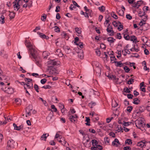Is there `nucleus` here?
<instances>
[{
  "instance_id": "obj_1",
  "label": "nucleus",
  "mask_w": 150,
  "mask_h": 150,
  "mask_svg": "<svg viewBox=\"0 0 150 150\" xmlns=\"http://www.w3.org/2000/svg\"><path fill=\"white\" fill-rule=\"evenodd\" d=\"M135 125L136 127L141 129L142 131L144 129V128L145 127V123L143 119L139 118L135 121Z\"/></svg>"
},
{
  "instance_id": "obj_2",
  "label": "nucleus",
  "mask_w": 150,
  "mask_h": 150,
  "mask_svg": "<svg viewBox=\"0 0 150 150\" xmlns=\"http://www.w3.org/2000/svg\"><path fill=\"white\" fill-rule=\"evenodd\" d=\"M16 143L13 139L9 140L7 143V149H10L11 148H13L16 144Z\"/></svg>"
},
{
  "instance_id": "obj_3",
  "label": "nucleus",
  "mask_w": 150,
  "mask_h": 150,
  "mask_svg": "<svg viewBox=\"0 0 150 150\" xmlns=\"http://www.w3.org/2000/svg\"><path fill=\"white\" fill-rule=\"evenodd\" d=\"M149 145H150V142H147L144 140H142L137 143V146L141 147H144V146H147V147Z\"/></svg>"
},
{
  "instance_id": "obj_4",
  "label": "nucleus",
  "mask_w": 150,
  "mask_h": 150,
  "mask_svg": "<svg viewBox=\"0 0 150 150\" xmlns=\"http://www.w3.org/2000/svg\"><path fill=\"white\" fill-rule=\"evenodd\" d=\"M1 89L4 91L6 93L9 94H11L14 92V90L13 88H5L4 89V88H2Z\"/></svg>"
},
{
  "instance_id": "obj_5",
  "label": "nucleus",
  "mask_w": 150,
  "mask_h": 150,
  "mask_svg": "<svg viewBox=\"0 0 150 150\" xmlns=\"http://www.w3.org/2000/svg\"><path fill=\"white\" fill-rule=\"evenodd\" d=\"M29 53L33 58H35L36 57V53L37 51L33 47L29 50Z\"/></svg>"
},
{
  "instance_id": "obj_6",
  "label": "nucleus",
  "mask_w": 150,
  "mask_h": 150,
  "mask_svg": "<svg viewBox=\"0 0 150 150\" xmlns=\"http://www.w3.org/2000/svg\"><path fill=\"white\" fill-rule=\"evenodd\" d=\"M107 32L108 33H110V34H109V35L110 36H112L114 34V32L112 30V28L111 26L110 25V24H109L108 26L107 27V28L106 29Z\"/></svg>"
},
{
  "instance_id": "obj_7",
  "label": "nucleus",
  "mask_w": 150,
  "mask_h": 150,
  "mask_svg": "<svg viewBox=\"0 0 150 150\" xmlns=\"http://www.w3.org/2000/svg\"><path fill=\"white\" fill-rule=\"evenodd\" d=\"M69 119L71 122H75L78 118L77 115L76 114L74 115H70L69 116Z\"/></svg>"
},
{
  "instance_id": "obj_8",
  "label": "nucleus",
  "mask_w": 150,
  "mask_h": 150,
  "mask_svg": "<svg viewBox=\"0 0 150 150\" xmlns=\"http://www.w3.org/2000/svg\"><path fill=\"white\" fill-rule=\"evenodd\" d=\"M19 1L18 0H16L14 3V4L13 6L15 10L18 11L20 8V5H19Z\"/></svg>"
},
{
  "instance_id": "obj_9",
  "label": "nucleus",
  "mask_w": 150,
  "mask_h": 150,
  "mask_svg": "<svg viewBox=\"0 0 150 150\" xmlns=\"http://www.w3.org/2000/svg\"><path fill=\"white\" fill-rule=\"evenodd\" d=\"M13 126L14 127V129L15 130L18 131L22 130L23 128V125H21L18 126L16 124L13 123Z\"/></svg>"
},
{
  "instance_id": "obj_10",
  "label": "nucleus",
  "mask_w": 150,
  "mask_h": 150,
  "mask_svg": "<svg viewBox=\"0 0 150 150\" xmlns=\"http://www.w3.org/2000/svg\"><path fill=\"white\" fill-rule=\"evenodd\" d=\"M48 67H53L57 64V62L54 60L50 61L47 62Z\"/></svg>"
},
{
  "instance_id": "obj_11",
  "label": "nucleus",
  "mask_w": 150,
  "mask_h": 150,
  "mask_svg": "<svg viewBox=\"0 0 150 150\" xmlns=\"http://www.w3.org/2000/svg\"><path fill=\"white\" fill-rule=\"evenodd\" d=\"M33 88V85L32 83H28L25 84L24 86L25 89H29L31 90Z\"/></svg>"
},
{
  "instance_id": "obj_12",
  "label": "nucleus",
  "mask_w": 150,
  "mask_h": 150,
  "mask_svg": "<svg viewBox=\"0 0 150 150\" xmlns=\"http://www.w3.org/2000/svg\"><path fill=\"white\" fill-rule=\"evenodd\" d=\"M111 19L110 17L108 16H106L105 17V21L104 23V25L105 26H106L107 25V24H110L109 23L110 22V20ZM109 24H108V25Z\"/></svg>"
},
{
  "instance_id": "obj_13",
  "label": "nucleus",
  "mask_w": 150,
  "mask_h": 150,
  "mask_svg": "<svg viewBox=\"0 0 150 150\" xmlns=\"http://www.w3.org/2000/svg\"><path fill=\"white\" fill-rule=\"evenodd\" d=\"M25 44L27 47L28 48L29 50L33 47L30 42L28 41L27 40H26L25 41Z\"/></svg>"
},
{
  "instance_id": "obj_14",
  "label": "nucleus",
  "mask_w": 150,
  "mask_h": 150,
  "mask_svg": "<svg viewBox=\"0 0 150 150\" xmlns=\"http://www.w3.org/2000/svg\"><path fill=\"white\" fill-rule=\"evenodd\" d=\"M112 144L113 146H117L118 145H120L121 144L119 142L118 140L116 138L112 142Z\"/></svg>"
},
{
  "instance_id": "obj_15",
  "label": "nucleus",
  "mask_w": 150,
  "mask_h": 150,
  "mask_svg": "<svg viewBox=\"0 0 150 150\" xmlns=\"http://www.w3.org/2000/svg\"><path fill=\"white\" fill-rule=\"evenodd\" d=\"M55 54L59 57L63 56V54L61 52V50L59 49L57 50L55 52Z\"/></svg>"
},
{
  "instance_id": "obj_16",
  "label": "nucleus",
  "mask_w": 150,
  "mask_h": 150,
  "mask_svg": "<svg viewBox=\"0 0 150 150\" xmlns=\"http://www.w3.org/2000/svg\"><path fill=\"white\" fill-rule=\"evenodd\" d=\"M141 1H138L136 3H134L133 5V7L136 8H138L141 5L140 3Z\"/></svg>"
},
{
  "instance_id": "obj_17",
  "label": "nucleus",
  "mask_w": 150,
  "mask_h": 150,
  "mask_svg": "<svg viewBox=\"0 0 150 150\" xmlns=\"http://www.w3.org/2000/svg\"><path fill=\"white\" fill-rule=\"evenodd\" d=\"M107 40L110 43H112L115 41V39H114L112 37H109L107 39Z\"/></svg>"
},
{
  "instance_id": "obj_18",
  "label": "nucleus",
  "mask_w": 150,
  "mask_h": 150,
  "mask_svg": "<svg viewBox=\"0 0 150 150\" xmlns=\"http://www.w3.org/2000/svg\"><path fill=\"white\" fill-rule=\"evenodd\" d=\"M49 136L48 134H44L43 135H42L41 137V140H44L45 141L47 137Z\"/></svg>"
},
{
  "instance_id": "obj_19",
  "label": "nucleus",
  "mask_w": 150,
  "mask_h": 150,
  "mask_svg": "<svg viewBox=\"0 0 150 150\" xmlns=\"http://www.w3.org/2000/svg\"><path fill=\"white\" fill-rule=\"evenodd\" d=\"M122 52L123 55L124 56H126L127 54H129L130 53V51H129L128 50H127L125 49H124L122 51Z\"/></svg>"
},
{
  "instance_id": "obj_20",
  "label": "nucleus",
  "mask_w": 150,
  "mask_h": 150,
  "mask_svg": "<svg viewBox=\"0 0 150 150\" xmlns=\"http://www.w3.org/2000/svg\"><path fill=\"white\" fill-rule=\"evenodd\" d=\"M35 59V62L36 64L39 66H40V59H38V58L36 57L35 58H33Z\"/></svg>"
},
{
  "instance_id": "obj_21",
  "label": "nucleus",
  "mask_w": 150,
  "mask_h": 150,
  "mask_svg": "<svg viewBox=\"0 0 150 150\" xmlns=\"http://www.w3.org/2000/svg\"><path fill=\"white\" fill-rule=\"evenodd\" d=\"M129 40L135 42H136L137 41V38L134 36H131Z\"/></svg>"
},
{
  "instance_id": "obj_22",
  "label": "nucleus",
  "mask_w": 150,
  "mask_h": 150,
  "mask_svg": "<svg viewBox=\"0 0 150 150\" xmlns=\"http://www.w3.org/2000/svg\"><path fill=\"white\" fill-rule=\"evenodd\" d=\"M91 142L92 145L93 146H97L98 147V143L97 140L94 139Z\"/></svg>"
},
{
  "instance_id": "obj_23",
  "label": "nucleus",
  "mask_w": 150,
  "mask_h": 150,
  "mask_svg": "<svg viewBox=\"0 0 150 150\" xmlns=\"http://www.w3.org/2000/svg\"><path fill=\"white\" fill-rule=\"evenodd\" d=\"M0 22L1 24H3L5 23V17L3 15H1L0 17Z\"/></svg>"
},
{
  "instance_id": "obj_24",
  "label": "nucleus",
  "mask_w": 150,
  "mask_h": 150,
  "mask_svg": "<svg viewBox=\"0 0 150 150\" xmlns=\"http://www.w3.org/2000/svg\"><path fill=\"white\" fill-rule=\"evenodd\" d=\"M107 76L110 79H113L115 80H118V78H117L116 76L114 75H112L111 76Z\"/></svg>"
},
{
  "instance_id": "obj_25",
  "label": "nucleus",
  "mask_w": 150,
  "mask_h": 150,
  "mask_svg": "<svg viewBox=\"0 0 150 150\" xmlns=\"http://www.w3.org/2000/svg\"><path fill=\"white\" fill-rule=\"evenodd\" d=\"M76 32L79 35L81 34V28L78 27L75 28Z\"/></svg>"
},
{
  "instance_id": "obj_26",
  "label": "nucleus",
  "mask_w": 150,
  "mask_h": 150,
  "mask_svg": "<svg viewBox=\"0 0 150 150\" xmlns=\"http://www.w3.org/2000/svg\"><path fill=\"white\" fill-rule=\"evenodd\" d=\"M9 16L10 17V19L11 20L14 18L15 16V13L13 12H10Z\"/></svg>"
},
{
  "instance_id": "obj_27",
  "label": "nucleus",
  "mask_w": 150,
  "mask_h": 150,
  "mask_svg": "<svg viewBox=\"0 0 150 150\" xmlns=\"http://www.w3.org/2000/svg\"><path fill=\"white\" fill-rule=\"evenodd\" d=\"M134 101L133 103L135 105H138L139 103V100L137 98H135L134 100Z\"/></svg>"
},
{
  "instance_id": "obj_28",
  "label": "nucleus",
  "mask_w": 150,
  "mask_h": 150,
  "mask_svg": "<svg viewBox=\"0 0 150 150\" xmlns=\"http://www.w3.org/2000/svg\"><path fill=\"white\" fill-rule=\"evenodd\" d=\"M96 73L100 75L101 74V70L100 67H97L96 69Z\"/></svg>"
},
{
  "instance_id": "obj_29",
  "label": "nucleus",
  "mask_w": 150,
  "mask_h": 150,
  "mask_svg": "<svg viewBox=\"0 0 150 150\" xmlns=\"http://www.w3.org/2000/svg\"><path fill=\"white\" fill-rule=\"evenodd\" d=\"M65 50L67 53H69L71 52V50L68 47H66L64 48Z\"/></svg>"
},
{
  "instance_id": "obj_30",
  "label": "nucleus",
  "mask_w": 150,
  "mask_h": 150,
  "mask_svg": "<svg viewBox=\"0 0 150 150\" xmlns=\"http://www.w3.org/2000/svg\"><path fill=\"white\" fill-rule=\"evenodd\" d=\"M96 103L95 102L92 101L89 103L88 106L91 108H92L94 106L96 105Z\"/></svg>"
},
{
  "instance_id": "obj_31",
  "label": "nucleus",
  "mask_w": 150,
  "mask_h": 150,
  "mask_svg": "<svg viewBox=\"0 0 150 150\" xmlns=\"http://www.w3.org/2000/svg\"><path fill=\"white\" fill-rule=\"evenodd\" d=\"M81 14L83 15L84 16L87 18H88L89 16L88 15H89V14L88 13L86 12H84L83 11H81Z\"/></svg>"
},
{
  "instance_id": "obj_32",
  "label": "nucleus",
  "mask_w": 150,
  "mask_h": 150,
  "mask_svg": "<svg viewBox=\"0 0 150 150\" xmlns=\"http://www.w3.org/2000/svg\"><path fill=\"white\" fill-rule=\"evenodd\" d=\"M124 38L126 40H129L130 37L128 34L126 33L124 34Z\"/></svg>"
},
{
  "instance_id": "obj_33",
  "label": "nucleus",
  "mask_w": 150,
  "mask_h": 150,
  "mask_svg": "<svg viewBox=\"0 0 150 150\" xmlns=\"http://www.w3.org/2000/svg\"><path fill=\"white\" fill-rule=\"evenodd\" d=\"M145 14V12L143 11H140L138 13L139 17H143Z\"/></svg>"
},
{
  "instance_id": "obj_34",
  "label": "nucleus",
  "mask_w": 150,
  "mask_h": 150,
  "mask_svg": "<svg viewBox=\"0 0 150 150\" xmlns=\"http://www.w3.org/2000/svg\"><path fill=\"white\" fill-rule=\"evenodd\" d=\"M115 63L117 64L116 65V66L117 67H122L123 66V64L121 62H116Z\"/></svg>"
},
{
  "instance_id": "obj_35",
  "label": "nucleus",
  "mask_w": 150,
  "mask_h": 150,
  "mask_svg": "<svg viewBox=\"0 0 150 150\" xmlns=\"http://www.w3.org/2000/svg\"><path fill=\"white\" fill-rule=\"evenodd\" d=\"M118 13L120 16H123L124 15V12L122 10H120L119 11Z\"/></svg>"
},
{
  "instance_id": "obj_36",
  "label": "nucleus",
  "mask_w": 150,
  "mask_h": 150,
  "mask_svg": "<svg viewBox=\"0 0 150 150\" xmlns=\"http://www.w3.org/2000/svg\"><path fill=\"white\" fill-rule=\"evenodd\" d=\"M98 9L101 12H104L105 10V8L104 6H102L99 7Z\"/></svg>"
},
{
  "instance_id": "obj_37",
  "label": "nucleus",
  "mask_w": 150,
  "mask_h": 150,
  "mask_svg": "<svg viewBox=\"0 0 150 150\" xmlns=\"http://www.w3.org/2000/svg\"><path fill=\"white\" fill-rule=\"evenodd\" d=\"M96 53L97 55L99 56L101 55L100 51L99 48H97L96 50Z\"/></svg>"
},
{
  "instance_id": "obj_38",
  "label": "nucleus",
  "mask_w": 150,
  "mask_h": 150,
  "mask_svg": "<svg viewBox=\"0 0 150 150\" xmlns=\"http://www.w3.org/2000/svg\"><path fill=\"white\" fill-rule=\"evenodd\" d=\"M117 105L118 104L115 101H112V107L115 108L117 107Z\"/></svg>"
},
{
  "instance_id": "obj_39",
  "label": "nucleus",
  "mask_w": 150,
  "mask_h": 150,
  "mask_svg": "<svg viewBox=\"0 0 150 150\" xmlns=\"http://www.w3.org/2000/svg\"><path fill=\"white\" fill-rule=\"evenodd\" d=\"M123 69L125 72L126 73H128L130 71L129 69L127 66H125L123 67Z\"/></svg>"
},
{
  "instance_id": "obj_40",
  "label": "nucleus",
  "mask_w": 150,
  "mask_h": 150,
  "mask_svg": "<svg viewBox=\"0 0 150 150\" xmlns=\"http://www.w3.org/2000/svg\"><path fill=\"white\" fill-rule=\"evenodd\" d=\"M5 76L2 73H1L0 72V81L2 80L3 79H5Z\"/></svg>"
},
{
  "instance_id": "obj_41",
  "label": "nucleus",
  "mask_w": 150,
  "mask_h": 150,
  "mask_svg": "<svg viewBox=\"0 0 150 150\" xmlns=\"http://www.w3.org/2000/svg\"><path fill=\"white\" fill-rule=\"evenodd\" d=\"M132 123V122H125L124 121H123V125L125 126H127L129 125H130L131 123Z\"/></svg>"
},
{
  "instance_id": "obj_42",
  "label": "nucleus",
  "mask_w": 150,
  "mask_h": 150,
  "mask_svg": "<svg viewBox=\"0 0 150 150\" xmlns=\"http://www.w3.org/2000/svg\"><path fill=\"white\" fill-rule=\"evenodd\" d=\"M125 144H132V141L130 139H127L125 141Z\"/></svg>"
},
{
  "instance_id": "obj_43",
  "label": "nucleus",
  "mask_w": 150,
  "mask_h": 150,
  "mask_svg": "<svg viewBox=\"0 0 150 150\" xmlns=\"http://www.w3.org/2000/svg\"><path fill=\"white\" fill-rule=\"evenodd\" d=\"M34 88L37 92H39L38 90L39 89L38 86L36 84H35L34 85Z\"/></svg>"
},
{
  "instance_id": "obj_44",
  "label": "nucleus",
  "mask_w": 150,
  "mask_h": 150,
  "mask_svg": "<svg viewBox=\"0 0 150 150\" xmlns=\"http://www.w3.org/2000/svg\"><path fill=\"white\" fill-rule=\"evenodd\" d=\"M134 82V80L133 79H131L127 81V83L129 84H132Z\"/></svg>"
},
{
  "instance_id": "obj_45",
  "label": "nucleus",
  "mask_w": 150,
  "mask_h": 150,
  "mask_svg": "<svg viewBox=\"0 0 150 150\" xmlns=\"http://www.w3.org/2000/svg\"><path fill=\"white\" fill-rule=\"evenodd\" d=\"M46 16H47L45 14H43L42 16V18H41V20L43 21H45L46 18Z\"/></svg>"
},
{
  "instance_id": "obj_46",
  "label": "nucleus",
  "mask_w": 150,
  "mask_h": 150,
  "mask_svg": "<svg viewBox=\"0 0 150 150\" xmlns=\"http://www.w3.org/2000/svg\"><path fill=\"white\" fill-rule=\"evenodd\" d=\"M28 110L30 112H31L33 110V108L31 105H29L27 107L26 110Z\"/></svg>"
},
{
  "instance_id": "obj_47",
  "label": "nucleus",
  "mask_w": 150,
  "mask_h": 150,
  "mask_svg": "<svg viewBox=\"0 0 150 150\" xmlns=\"http://www.w3.org/2000/svg\"><path fill=\"white\" fill-rule=\"evenodd\" d=\"M15 101L16 103H17V104L20 105L21 104V100L20 99H16Z\"/></svg>"
},
{
  "instance_id": "obj_48",
  "label": "nucleus",
  "mask_w": 150,
  "mask_h": 150,
  "mask_svg": "<svg viewBox=\"0 0 150 150\" xmlns=\"http://www.w3.org/2000/svg\"><path fill=\"white\" fill-rule=\"evenodd\" d=\"M26 112V117H28L29 116H30L31 115V112H30L29 111H28V110H25Z\"/></svg>"
},
{
  "instance_id": "obj_49",
  "label": "nucleus",
  "mask_w": 150,
  "mask_h": 150,
  "mask_svg": "<svg viewBox=\"0 0 150 150\" xmlns=\"http://www.w3.org/2000/svg\"><path fill=\"white\" fill-rule=\"evenodd\" d=\"M133 108V107L132 106H130L129 107H128L127 108V111L129 112H131Z\"/></svg>"
},
{
  "instance_id": "obj_50",
  "label": "nucleus",
  "mask_w": 150,
  "mask_h": 150,
  "mask_svg": "<svg viewBox=\"0 0 150 150\" xmlns=\"http://www.w3.org/2000/svg\"><path fill=\"white\" fill-rule=\"evenodd\" d=\"M51 108L52 109H53L54 111V112H57V110L54 105H52L51 106Z\"/></svg>"
},
{
  "instance_id": "obj_51",
  "label": "nucleus",
  "mask_w": 150,
  "mask_h": 150,
  "mask_svg": "<svg viewBox=\"0 0 150 150\" xmlns=\"http://www.w3.org/2000/svg\"><path fill=\"white\" fill-rule=\"evenodd\" d=\"M117 128L118 132H120L122 130V128L120 125H118L117 127Z\"/></svg>"
},
{
  "instance_id": "obj_52",
  "label": "nucleus",
  "mask_w": 150,
  "mask_h": 150,
  "mask_svg": "<svg viewBox=\"0 0 150 150\" xmlns=\"http://www.w3.org/2000/svg\"><path fill=\"white\" fill-rule=\"evenodd\" d=\"M144 107L143 106H140L139 108V111L141 112H143L144 111Z\"/></svg>"
},
{
  "instance_id": "obj_53",
  "label": "nucleus",
  "mask_w": 150,
  "mask_h": 150,
  "mask_svg": "<svg viewBox=\"0 0 150 150\" xmlns=\"http://www.w3.org/2000/svg\"><path fill=\"white\" fill-rule=\"evenodd\" d=\"M46 79L44 78L41 80L40 82L42 84H44L46 82Z\"/></svg>"
},
{
  "instance_id": "obj_54",
  "label": "nucleus",
  "mask_w": 150,
  "mask_h": 150,
  "mask_svg": "<svg viewBox=\"0 0 150 150\" xmlns=\"http://www.w3.org/2000/svg\"><path fill=\"white\" fill-rule=\"evenodd\" d=\"M111 15L115 19H117V15L115 14L113 12L111 13Z\"/></svg>"
},
{
  "instance_id": "obj_55",
  "label": "nucleus",
  "mask_w": 150,
  "mask_h": 150,
  "mask_svg": "<svg viewBox=\"0 0 150 150\" xmlns=\"http://www.w3.org/2000/svg\"><path fill=\"white\" fill-rule=\"evenodd\" d=\"M39 34L40 37L42 38H46V35L44 34L41 33H40Z\"/></svg>"
},
{
  "instance_id": "obj_56",
  "label": "nucleus",
  "mask_w": 150,
  "mask_h": 150,
  "mask_svg": "<svg viewBox=\"0 0 150 150\" xmlns=\"http://www.w3.org/2000/svg\"><path fill=\"white\" fill-rule=\"evenodd\" d=\"M76 7L73 4H71L69 7V8L71 10H73L74 9L76 8Z\"/></svg>"
},
{
  "instance_id": "obj_57",
  "label": "nucleus",
  "mask_w": 150,
  "mask_h": 150,
  "mask_svg": "<svg viewBox=\"0 0 150 150\" xmlns=\"http://www.w3.org/2000/svg\"><path fill=\"white\" fill-rule=\"evenodd\" d=\"M124 91L125 92L127 93H129L130 92V91L129 90V89L127 87L124 88Z\"/></svg>"
},
{
  "instance_id": "obj_58",
  "label": "nucleus",
  "mask_w": 150,
  "mask_h": 150,
  "mask_svg": "<svg viewBox=\"0 0 150 150\" xmlns=\"http://www.w3.org/2000/svg\"><path fill=\"white\" fill-rule=\"evenodd\" d=\"M90 115L92 116L91 118L94 117L95 116H96V115L95 114L94 112H91L90 113Z\"/></svg>"
},
{
  "instance_id": "obj_59",
  "label": "nucleus",
  "mask_w": 150,
  "mask_h": 150,
  "mask_svg": "<svg viewBox=\"0 0 150 150\" xmlns=\"http://www.w3.org/2000/svg\"><path fill=\"white\" fill-rule=\"evenodd\" d=\"M145 21L142 20L140 22L139 24L140 26H142L143 24H145Z\"/></svg>"
},
{
  "instance_id": "obj_60",
  "label": "nucleus",
  "mask_w": 150,
  "mask_h": 150,
  "mask_svg": "<svg viewBox=\"0 0 150 150\" xmlns=\"http://www.w3.org/2000/svg\"><path fill=\"white\" fill-rule=\"evenodd\" d=\"M72 2L73 3V4L74 6H77L78 7H79L80 6H79L76 3V2L74 1H72Z\"/></svg>"
},
{
  "instance_id": "obj_61",
  "label": "nucleus",
  "mask_w": 150,
  "mask_h": 150,
  "mask_svg": "<svg viewBox=\"0 0 150 150\" xmlns=\"http://www.w3.org/2000/svg\"><path fill=\"white\" fill-rule=\"evenodd\" d=\"M61 137H62L61 136H60L59 134L57 133L55 136L54 139H57L60 138Z\"/></svg>"
},
{
  "instance_id": "obj_62",
  "label": "nucleus",
  "mask_w": 150,
  "mask_h": 150,
  "mask_svg": "<svg viewBox=\"0 0 150 150\" xmlns=\"http://www.w3.org/2000/svg\"><path fill=\"white\" fill-rule=\"evenodd\" d=\"M126 18L129 20H131L132 19V16L129 14H127L126 15Z\"/></svg>"
},
{
  "instance_id": "obj_63",
  "label": "nucleus",
  "mask_w": 150,
  "mask_h": 150,
  "mask_svg": "<svg viewBox=\"0 0 150 150\" xmlns=\"http://www.w3.org/2000/svg\"><path fill=\"white\" fill-rule=\"evenodd\" d=\"M54 31L57 32H59L60 31L59 28L58 27L56 26L55 27Z\"/></svg>"
},
{
  "instance_id": "obj_64",
  "label": "nucleus",
  "mask_w": 150,
  "mask_h": 150,
  "mask_svg": "<svg viewBox=\"0 0 150 150\" xmlns=\"http://www.w3.org/2000/svg\"><path fill=\"white\" fill-rule=\"evenodd\" d=\"M146 110L148 111H150V103H149L148 105L146 107Z\"/></svg>"
}]
</instances>
